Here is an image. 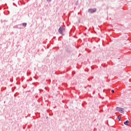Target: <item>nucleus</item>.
I'll return each instance as SVG.
<instances>
[{"label":"nucleus","instance_id":"1","mask_svg":"<svg viewBox=\"0 0 131 131\" xmlns=\"http://www.w3.org/2000/svg\"><path fill=\"white\" fill-rule=\"evenodd\" d=\"M116 110L118 111V112H120V113H123V112H124V108L122 107H117Z\"/></svg>","mask_w":131,"mask_h":131},{"label":"nucleus","instance_id":"2","mask_svg":"<svg viewBox=\"0 0 131 131\" xmlns=\"http://www.w3.org/2000/svg\"><path fill=\"white\" fill-rule=\"evenodd\" d=\"M65 30V28L63 27H60V28L58 29V32L60 34H61V35H63V31Z\"/></svg>","mask_w":131,"mask_h":131},{"label":"nucleus","instance_id":"3","mask_svg":"<svg viewBox=\"0 0 131 131\" xmlns=\"http://www.w3.org/2000/svg\"><path fill=\"white\" fill-rule=\"evenodd\" d=\"M96 11H97V9L96 8L89 9L88 12L89 13H90V14H92V13H95Z\"/></svg>","mask_w":131,"mask_h":131},{"label":"nucleus","instance_id":"4","mask_svg":"<svg viewBox=\"0 0 131 131\" xmlns=\"http://www.w3.org/2000/svg\"><path fill=\"white\" fill-rule=\"evenodd\" d=\"M128 123H129V121L128 120L124 122V124H125V125H128Z\"/></svg>","mask_w":131,"mask_h":131},{"label":"nucleus","instance_id":"5","mask_svg":"<svg viewBox=\"0 0 131 131\" xmlns=\"http://www.w3.org/2000/svg\"><path fill=\"white\" fill-rule=\"evenodd\" d=\"M22 25L24 27H26V26H27V24L26 23H24L22 24Z\"/></svg>","mask_w":131,"mask_h":131},{"label":"nucleus","instance_id":"6","mask_svg":"<svg viewBox=\"0 0 131 131\" xmlns=\"http://www.w3.org/2000/svg\"><path fill=\"white\" fill-rule=\"evenodd\" d=\"M117 118L119 120V121H120V119H121V117L120 116H118Z\"/></svg>","mask_w":131,"mask_h":131},{"label":"nucleus","instance_id":"7","mask_svg":"<svg viewBox=\"0 0 131 131\" xmlns=\"http://www.w3.org/2000/svg\"><path fill=\"white\" fill-rule=\"evenodd\" d=\"M47 2H48V3H51V2H52V0H47Z\"/></svg>","mask_w":131,"mask_h":131},{"label":"nucleus","instance_id":"8","mask_svg":"<svg viewBox=\"0 0 131 131\" xmlns=\"http://www.w3.org/2000/svg\"><path fill=\"white\" fill-rule=\"evenodd\" d=\"M112 92H113V93H115L114 90H112Z\"/></svg>","mask_w":131,"mask_h":131}]
</instances>
